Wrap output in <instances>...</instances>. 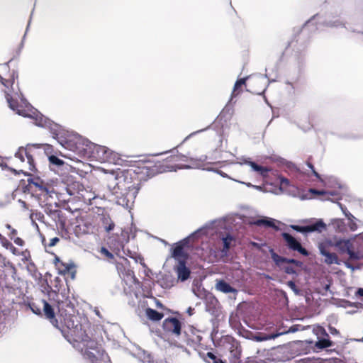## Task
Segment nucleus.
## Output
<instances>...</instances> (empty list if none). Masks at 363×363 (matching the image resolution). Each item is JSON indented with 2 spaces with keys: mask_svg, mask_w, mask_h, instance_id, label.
Instances as JSON below:
<instances>
[{
  "mask_svg": "<svg viewBox=\"0 0 363 363\" xmlns=\"http://www.w3.org/2000/svg\"><path fill=\"white\" fill-rule=\"evenodd\" d=\"M1 238V235L0 234V238Z\"/></svg>",
  "mask_w": 363,
  "mask_h": 363,
  "instance_id": "052dcab7",
  "label": "nucleus"
},
{
  "mask_svg": "<svg viewBox=\"0 0 363 363\" xmlns=\"http://www.w3.org/2000/svg\"><path fill=\"white\" fill-rule=\"evenodd\" d=\"M290 228L297 232L302 233H308L312 232L321 233L323 230L326 228V225L322 220H318L315 223L311 225L306 226H301L298 225H291Z\"/></svg>",
  "mask_w": 363,
  "mask_h": 363,
  "instance_id": "9b49d317",
  "label": "nucleus"
},
{
  "mask_svg": "<svg viewBox=\"0 0 363 363\" xmlns=\"http://www.w3.org/2000/svg\"><path fill=\"white\" fill-rule=\"evenodd\" d=\"M60 241V239L57 237H55L50 240L49 246L53 247L55 246L58 242Z\"/></svg>",
  "mask_w": 363,
  "mask_h": 363,
  "instance_id": "a18cd8bd",
  "label": "nucleus"
},
{
  "mask_svg": "<svg viewBox=\"0 0 363 363\" xmlns=\"http://www.w3.org/2000/svg\"><path fill=\"white\" fill-rule=\"evenodd\" d=\"M284 272L288 274H293L296 273V269L291 266H286L284 267Z\"/></svg>",
  "mask_w": 363,
  "mask_h": 363,
  "instance_id": "79ce46f5",
  "label": "nucleus"
},
{
  "mask_svg": "<svg viewBox=\"0 0 363 363\" xmlns=\"http://www.w3.org/2000/svg\"><path fill=\"white\" fill-rule=\"evenodd\" d=\"M176 272L178 279L182 281L188 279L191 274L190 269L186 266V261L184 259L179 261Z\"/></svg>",
  "mask_w": 363,
  "mask_h": 363,
  "instance_id": "6ab92c4d",
  "label": "nucleus"
},
{
  "mask_svg": "<svg viewBox=\"0 0 363 363\" xmlns=\"http://www.w3.org/2000/svg\"><path fill=\"white\" fill-rule=\"evenodd\" d=\"M7 265H10L11 267H12L13 269L14 267H13V264L9 262V261H6V259L5 257H4L1 253H0V267H6Z\"/></svg>",
  "mask_w": 363,
  "mask_h": 363,
  "instance_id": "4c0bfd02",
  "label": "nucleus"
},
{
  "mask_svg": "<svg viewBox=\"0 0 363 363\" xmlns=\"http://www.w3.org/2000/svg\"><path fill=\"white\" fill-rule=\"evenodd\" d=\"M16 158L18 159L21 162H24L25 160H27V169L29 171H34L35 162L33 155L31 154L30 149L26 147H20L15 154Z\"/></svg>",
  "mask_w": 363,
  "mask_h": 363,
  "instance_id": "4468645a",
  "label": "nucleus"
},
{
  "mask_svg": "<svg viewBox=\"0 0 363 363\" xmlns=\"http://www.w3.org/2000/svg\"><path fill=\"white\" fill-rule=\"evenodd\" d=\"M329 332L333 335H340V331L337 330L335 327L329 325L328 327Z\"/></svg>",
  "mask_w": 363,
  "mask_h": 363,
  "instance_id": "37998d69",
  "label": "nucleus"
},
{
  "mask_svg": "<svg viewBox=\"0 0 363 363\" xmlns=\"http://www.w3.org/2000/svg\"><path fill=\"white\" fill-rule=\"evenodd\" d=\"M245 78L239 79L236 81L234 85L233 91L232 92V97H235L240 94L241 92V87L243 84H245Z\"/></svg>",
  "mask_w": 363,
  "mask_h": 363,
  "instance_id": "72a5a7b5",
  "label": "nucleus"
},
{
  "mask_svg": "<svg viewBox=\"0 0 363 363\" xmlns=\"http://www.w3.org/2000/svg\"><path fill=\"white\" fill-rule=\"evenodd\" d=\"M249 164L250 165L253 170L259 172V174L263 177H266L268 175V172L270 170L269 168L259 165L255 162H250Z\"/></svg>",
  "mask_w": 363,
  "mask_h": 363,
  "instance_id": "cd10ccee",
  "label": "nucleus"
},
{
  "mask_svg": "<svg viewBox=\"0 0 363 363\" xmlns=\"http://www.w3.org/2000/svg\"><path fill=\"white\" fill-rule=\"evenodd\" d=\"M187 243L188 240L186 239L182 240L176 243L175 246L172 249V257L174 258L182 257L183 259L185 260L187 258V254L184 252V247Z\"/></svg>",
  "mask_w": 363,
  "mask_h": 363,
  "instance_id": "f3484780",
  "label": "nucleus"
},
{
  "mask_svg": "<svg viewBox=\"0 0 363 363\" xmlns=\"http://www.w3.org/2000/svg\"><path fill=\"white\" fill-rule=\"evenodd\" d=\"M350 229L352 230H355L357 229V225L356 224H354L353 225L350 226Z\"/></svg>",
  "mask_w": 363,
  "mask_h": 363,
  "instance_id": "864d4df0",
  "label": "nucleus"
},
{
  "mask_svg": "<svg viewBox=\"0 0 363 363\" xmlns=\"http://www.w3.org/2000/svg\"><path fill=\"white\" fill-rule=\"evenodd\" d=\"M48 296L50 301H53V303L57 308L60 316L63 318L65 325L70 330V334L74 337V341L91 343L90 348H94L92 345L96 344V342L90 339L86 331L82 329V325L78 321L76 323L74 320V318L77 319L76 317L72 315L74 313V304L69 296L55 291H50ZM85 345L88 346V344Z\"/></svg>",
  "mask_w": 363,
  "mask_h": 363,
  "instance_id": "f257e3e1",
  "label": "nucleus"
},
{
  "mask_svg": "<svg viewBox=\"0 0 363 363\" xmlns=\"http://www.w3.org/2000/svg\"><path fill=\"white\" fill-rule=\"evenodd\" d=\"M6 228L10 230V233L8 234L10 239L14 238L17 235V230L13 228L10 224H6Z\"/></svg>",
  "mask_w": 363,
  "mask_h": 363,
  "instance_id": "58836bf2",
  "label": "nucleus"
},
{
  "mask_svg": "<svg viewBox=\"0 0 363 363\" xmlns=\"http://www.w3.org/2000/svg\"><path fill=\"white\" fill-rule=\"evenodd\" d=\"M13 59H11L8 62L3 65V69L4 70H9L5 74L4 77L0 74V83L9 91H12L13 85L15 84V81L18 79V72L16 69L10 71L9 63L11 62Z\"/></svg>",
  "mask_w": 363,
  "mask_h": 363,
  "instance_id": "6e6552de",
  "label": "nucleus"
},
{
  "mask_svg": "<svg viewBox=\"0 0 363 363\" xmlns=\"http://www.w3.org/2000/svg\"><path fill=\"white\" fill-rule=\"evenodd\" d=\"M23 206H26V203L25 202H23Z\"/></svg>",
  "mask_w": 363,
  "mask_h": 363,
  "instance_id": "bf43d9fd",
  "label": "nucleus"
},
{
  "mask_svg": "<svg viewBox=\"0 0 363 363\" xmlns=\"http://www.w3.org/2000/svg\"><path fill=\"white\" fill-rule=\"evenodd\" d=\"M26 190L37 197L46 196L48 194L46 184L39 177L28 179Z\"/></svg>",
  "mask_w": 363,
  "mask_h": 363,
  "instance_id": "423d86ee",
  "label": "nucleus"
},
{
  "mask_svg": "<svg viewBox=\"0 0 363 363\" xmlns=\"http://www.w3.org/2000/svg\"><path fill=\"white\" fill-rule=\"evenodd\" d=\"M333 345V342L330 340V338H323L318 340L315 342V346L318 349H325L328 347H330Z\"/></svg>",
  "mask_w": 363,
  "mask_h": 363,
  "instance_id": "2f4dec72",
  "label": "nucleus"
},
{
  "mask_svg": "<svg viewBox=\"0 0 363 363\" xmlns=\"http://www.w3.org/2000/svg\"><path fill=\"white\" fill-rule=\"evenodd\" d=\"M347 253L349 255L350 259L351 260H357L359 258L358 254L352 248H350Z\"/></svg>",
  "mask_w": 363,
  "mask_h": 363,
  "instance_id": "ea45409f",
  "label": "nucleus"
},
{
  "mask_svg": "<svg viewBox=\"0 0 363 363\" xmlns=\"http://www.w3.org/2000/svg\"><path fill=\"white\" fill-rule=\"evenodd\" d=\"M289 184V181L286 178H281V184L282 185H288Z\"/></svg>",
  "mask_w": 363,
  "mask_h": 363,
  "instance_id": "8fccbe9b",
  "label": "nucleus"
},
{
  "mask_svg": "<svg viewBox=\"0 0 363 363\" xmlns=\"http://www.w3.org/2000/svg\"><path fill=\"white\" fill-rule=\"evenodd\" d=\"M160 174L157 160H144L135 163L133 168L123 175V184L120 181L116 184L123 186L127 194L135 197L140 189V182Z\"/></svg>",
  "mask_w": 363,
  "mask_h": 363,
  "instance_id": "f03ea898",
  "label": "nucleus"
},
{
  "mask_svg": "<svg viewBox=\"0 0 363 363\" xmlns=\"http://www.w3.org/2000/svg\"><path fill=\"white\" fill-rule=\"evenodd\" d=\"M127 274L129 276H131L132 277H134V272L132 270L128 269L127 272Z\"/></svg>",
  "mask_w": 363,
  "mask_h": 363,
  "instance_id": "603ef678",
  "label": "nucleus"
},
{
  "mask_svg": "<svg viewBox=\"0 0 363 363\" xmlns=\"http://www.w3.org/2000/svg\"><path fill=\"white\" fill-rule=\"evenodd\" d=\"M15 91V89L13 86L12 91H9V89L6 88L5 93H6V99L9 104V107L16 111L18 114H21L20 110H19V105L17 100L13 99L11 96V94Z\"/></svg>",
  "mask_w": 363,
  "mask_h": 363,
  "instance_id": "4be33fe9",
  "label": "nucleus"
},
{
  "mask_svg": "<svg viewBox=\"0 0 363 363\" xmlns=\"http://www.w3.org/2000/svg\"><path fill=\"white\" fill-rule=\"evenodd\" d=\"M123 255V257L124 255H126V256H128L129 257L135 259L136 262H138V259H143V258L140 257V255H138L136 252H131L130 250H127L125 251V249H124V251L122 253Z\"/></svg>",
  "mask_w": 363,
  "mask_h": 363,
  "instance_id": "f704fd0d",
  "label": "nucleus"
},
{
  "mask_svg": "<svg viewBox=\"0 0 363 363\" xmlns=\"http://www.w3.org/2000/svg\"><path fill=\"white\" fill-rule=\"evenodd\" d=\"M272 258L275 264L278 266H281L283 263H287L294 264L296 267H301L303 264L301 261L296 260L295 259H288L281 257L274 252L272 253Z\"/></svg>",
  "mask_w": 363,
  "mask_h": 363,
  "instance_id": "412c9836",
  "label": "nucleus"
},
{
  "mask_svg": "<svg viewBox=\"0 0 363 363\" xmlns=\"http://www.w3.org/2000/svg\"><path fill=\"white\" fill-rule=\"evenodd\" d=\"M228 342L230 345L228 348V350L230 352V362L240 363L242 353L240 342L233 337L228 338Z\"/></svg>",
  "mask_w": 363,
  "mask_h": 363,
  "instance_id": "ddd939ff",
  "label": "nucleus"
},
{
  "mask_svg": "<svg viewBox=\"0 0 363 363\" xmlns=\"http://www.w3.org/2000/svg\"><path fill=\"white\" fill-rule=\"evenodd\" d=\"M98 148L100 149L101 150H102L104 152H106L105 150H104V147H99Z\"/></svg>",
  "mask_w": 363,
  "mask_h": 363,
  "instance_id": "6e6d98bb",
  "label": "nucleus"
},
{
  "mask_svg": "<svg viewBox=\"0 0 363 363\" xmlns=\"http://www.w3.org/2000/svg\"><path fill=\"white\" fill-rule=\"evenodd\" d=\"M356 296L357 297L361 298V299L363 301V289L362 288H359L357 289V291H356Z\"/></svg>",
  "mask_w": 363,
  "mask_h": 363,
  "instance_id": "49530a36",
  "label": "nucleus"
},
{
  "mask_svg": "<svg viewBox=\"0 0 363 363\" xmlns=\"http://www.w3.org/2000/svg\"><path fill=\"white\" fill-rule=\"evenodd\" d=\"M12 240H13V242L18 246H23L24 245V241L21 238H18V237H14V238H13Z\"/></svg>",
  "mask_w": 363,
  "mask_h": 363,
  "instance_id": "c03bdc74",
  "label": "nucleus"
},
{
  "mask_svg": "<svg viewBox=\"0 0 363 363\" xmlns=\"http://www.w3.org/2000/svg\"><path fill=\"white\" fill-rule=\"evenodd\" d=\"M145 314L147 317L152 321H159L164 317V314L162 313H160L156 310L150 308H147L145 310Z\"/></svg>",
  "mask_w": 363,
  "mask_h": 363,
  "instance_id": "a878e982",
  "label": "nucleus"
},
{
  "mask_svg": "<svg viewBox=\"0 0 363 363\" xmlns=\"http://www.w3.org/2000/svg\"><path fill=\"white\" fill-rule=\"evenodd\" d=\"M288 286L294 291H297L296 284L294 281H289Z\"/></svg>",
  "mask_w": 363,
  "mask_h": 363,
  "instance_id": "de8ad7c7",
  "label": "nucleus"
},
{
  "mask_svg": "<svg viewBox=\"0 0 363 363\" xmlns=\"http://www.w3.org/2000/svg\"><path fill=\"white\" fill-rule=\"evenodd\" d=\"M187 161V157L185 155L177 154L173 155L164 160H157L160 173L166 172L176 171L177 169H182L186 167L184 162Z\"/></svg>",
  "mask_w": 363,
  "mask_h": 363,
  "instance_id": "39448f33",
  "label": "nucleus"
},
{
  "mask_svg": "<svg viewBox=\"0 0 363 363\" xmlns=\"http://www.w3.org/2000/svg\"><path fill=\"white\" fill-rule=\"evenodd\" d=\"M206 357L209 358L212 361V363H225L221 359L218 358L211 352H207Z\"/></svg>",
  "mask_w": 363,
  "mask_h": 363,
  "instance_id": "e433bc0d",
  "label": "nucleus"
},
{
  "mask_svg": "<svg viewBox=\"0 0 363 363\" xmlns=\"http://www.w3.org/2000/svg\"><path fill=\"white\" fill-rule=\"evenodd\" d=\"M313 333L317 336L318 340L323 338H330L329 335L326 332L325 329L320 326L317 325L313 328Z\"/></svg>",
  "mask_w": 363,
  "mask_h": 363,
  "instance_id": "473e14b6",
  "label": "nucleus"
},
{
  "mask_svg": "<svg viewBox=\"0 0 363 363\" xmlns=\"http://www.w3.org/2000/svg\"><path fill=\"white\" fill-rule=\"evenodd\" d=\"M8 246H9V250L13 252V254H16V248L12 245V243H8Z\"/></svg>",
  "mask_w": 363,
  "mask_h": 363,
  "instance_id": "09e8293b",
  "label": "nucleus"
},
{
  "mask_svg": "<svg viewBox=\"0 0 363 363\" xmlns=\"http://www.w3.org/2000/svg\"><path fill=\"white\" fill-rule=\"evenodd\" d=\"M307 164V166L311 169L312 172H313V174L318 179H320V174L315 171V168H314V166L310 162H306Z\"/></svg>",
  "mask_w": 363,
  "mask_h": 363,
  "instance_id": "a19ab883",
  "label": "nucleus"
},
{
  "mask_svg": "<svg viewBox=\"0 0 363 363\" xmlns=\"http://www.w3.org/2000/svg\"><path fill=\"white\" fill-rule=\"evenodd\" d=\"M8 243H11L9 240H6L5 239V241L2 242V245L4 247H5L6 248L9 249V246H8Z\"/></svg>",
  "mask_w": 363,
  "mask_h": 363,
  "instance_id": "3c124183",
  "label": "nucleus"
},
{
  "mask_svg": "<svg viewBox=\"0 0 363 363\" xmlns=\"http://www.w3.org/2000/svg\"><path fill=\"white\" fill-rule=\"evenodd\" d=\"M32 311L37 315H44L51 323L59 328L53 307L45 300L39 299L30 303Z\"/></svg>",
  "mask_w": 363,
  "mask_h": 363,
  "instance_id": "20e7f679",
  "label": "nucleus"
},
{
  "mask_svg": "<svg viewBox=\"0 0 363 363\" xmlns=\"http://www.w3.org/2000/svg\"><path fill=\"white\" fill-rule=\"evenodd\" d=\"M51 217L56 223V225L61 228H64L67 221V217L65 213L60 209L51 212Z\"/></svg>",
  "mask_w": 363,
  "mask_h": 363,
  "instance_id": "a211bd4d",
  "label": "nucleus"
},
{
  "mask_svg": "<svg viewBox=\"0 0 363 363\" xmlns=\"http://www.w3.org/2000/svg\"><path fill=\"white\" fill-rule=\"evenodd\" d=\"M111 250L118 257H123L121 252L124 251L125 247L121 241H117L116 243L109 242Z\"/></svg>",
  "mask_w": 363,
  "mask_h": 363,
  "instance_id": "393cba45",
  "label": "nucleus"
},
{
  "mask_svg": "<svg viewBox=\"0 0 363 363\" xmlns=\"http://www.w3.org/2000/svg\"><path fill=\"white\" fill-rule=\"evenodd\" d=\"M96 217L97 220H99L101 227L104 228L106 232L110 233L112 230H113L115 223L108 214L102 213Z\"/></svg>",
  "mask_w": 363,
  "mask_h": 363,
  "instance_id": "aec40b11",
  "label": "nucleus"
},
{
  "mask_svg": "<svg viewBox=\"0 0 363 363\" xmlns=\"http://www.w3.org/2000/svg\"><path fill=\"white\" fill-rule=\"evenodd\" d=\"M216 289L225 294L237 293L238 291L235 288L232 287L228 283L223 279L218 280L216 281Z\"/></svg>",
  "mask_w": 363,
  "mask_h": 363,
  "instance_id": "5701e85b",
  "label": "nucleus"
},
{
  "mask_svg": "<svg viewBox=\"0 0 363 363\" xmlns=\"http://www.w3.org/2000/svg\"><path fill=\"white\" fill-rule=\"evenodd\" d=\"M253 225L257 226H265L272 228L276 230H279V227L274 223V220L272 218L257 219L252 223Z\"/></svg>",
  "mask_w": 363,
  "mask_h": 363,
  "instance_id": "b1692460",
  "label": "nucleus"
},
{
  "mask_svg": "<svg viewBox=\"0 0 363 363\" xmlns=\"http://www.w3.org/2000/svg\"><path fill=\"white\" fill-rule=\"evenodd\" d=\"M20 52H21V48H18L17 55H19Z\"/></svg>",
  "mask_w": 363,
  "mask_h": 363,
  "instance_id": "4d7b16f0",
  "label": "nucleus"
},
{
  "mask_svg": "<svg viewBox=\"0 0 363 363\" xmlns=\"http://www.w3.org/2000/svg\"><path fill=\"white\" fill-rule=\"evenodd\" d=\"M222 240L223 247L221 250V252L226 254L232 246L233 242H235V238L231 235L227 234L225 237L222 238Z\"/></svg>",
  "mask_w": 363,
  "mask_h": 363,
  "instance_id": "c85d7f7f",
  "label": "nucleus"
},
{
  "mask_svg": "<svg viewBox=\"0 0 363 363\" xmlns=\"http://www.w3.org/2000/svg\"><path fill=\"white\" fill-rule=\"evenodd\" d=\"M310 191L313 194L324 196H325L324 200H330L331 199L330 196H334L337 195L335 191L318 190V189H311L310 190Z\"/></svg>",
  "mask_w": 363,
  "mask_h": 363,
  "instance_id": "7c9ffc66",
  "label": "nucleus"
},
{
  "mask_svg": "<svg viewBox=\"0 0 363 363\" xmlns=\"http://www.w3.org/2000/svg\"><path fill=\"white\" fill-rule=\"evenodd\" d=\"M99 252H100L101 255L102 256V257L104 259H106V261H108V262H110V263L115 262V261H116L115 255H116L112 251L110 252L105 247H101Z\"/></svg>",
  "mask_w": 363,
  "mask_h": 363,
  "instance_id": "bb28decb",
  "label": "nucleus"
},
{
  "mask_svg": "<svg viewBox=\"0 0 363 363\" xmlns=\"http://www.w3.org/2000/svg\"><path fill=\"white\" fill-rule=\"evenodd\" d=\"M281 237L286 242V247L293 251H297L300 254L304 256L308 255V250L304 248L301 242L298 241L294 237H293L291 235H290L288 233H283L281 234Z\"/></svg>",
  "mask_w": 363,
  "mask_h": 363,
  "instance_id": "9d476101",
  "label": "nucleus"
},
{
  "mask_svg": "<svg viewBox=\"0 0 363 363\" xmlns=\"http://www.w3.org/2000/svg\"><path fill=\"white\" fill-rule=\"evenodd\" d=\"M184 342L191 347L199 345L202 340L199 331L194 327H190L184 331Z\"/></svg>",
  "mask_w": 363,
  "mask_h": 363,
  "instance_id": "f8f14e48",
  "label": "nucleus"
},
{
  "mask_svg": "<svg viewBox=\"0 0 363 363\" xmlns=\"http://www.w3.org/2000/svg\"><path fill=\"white\" fill-rule=\"evenodd\" d=\"M55 264L60 274H71L74 278L75 271V266L73 263H67L62 261L59 257H56L55 259Z\"/></svg>",
  "mask_w": 363,
  "mask_h": 363,
  "instance_id": "2eb2a0df",
  "label": "nucleus"
},
{
  "mask_svg": "<svg viewBox=\"0 0 363 363\" xmlns=\"http://www.w3.org/2000/svg\"><path fill=\"white\" fill-rule=\"evenodd\" d=\"M11 171H13V172H16V169H11Z\"/></svg>",
  "mask_w": 363,
  "mask_h": 363,
  "instance_id": "13d9d810",
  "label": "nucleus"
},
{
  "mask_svg": "<svg viewBox=\"0 0 363 363\" xmlns=\"http://www.w3.org/2000/svg\"><path fill=\"white\" fill-rule=\"evenodd\" d=\"M49 162L50 164L55 165L57 167H60L64 164V161L55 155H51L49 157Z\"/></svg>",
  "mask_w": 363,
  "mask_h": 363,
  "instance_id": "c9c22d12",
  "label": "nucleus"
},
{
  "mask_svg": "<svg viewBox=\"0 0 363 363\" xmlns=\"http://www.w3.org/2000/svg\"><path fill=\"white\" fill-rule=\"evenodd\" d=\"M88 355L89 356V357H94V358H95V357H95V355H94V354H93L92 353H91V352H90V354H89Z\"/></svg>",
  "mask_w": 363,
  "mask_h": 363,
  "instance_id": "5fc2aeb1",
  "label": "nucleus"
},
{
  "mask_svg": "<svg viewBox=\"0 0 363 363\" xmlns=\"http://www.w3.org/2000/svg\"><path fill=\"white\" fill-rule=\"evenodd\" d=\"M162 328L167 333L178 337L182 333V323L177 318H167L162 323Z\"/></svg>",
  "mask_w": 363,
  "mask_h": 363,
  "instance_id": "1a4fd4ad",
  "label": "nucleus"
},
{
  "mask_svg": "<svg viewBox=\"0 0 363 363\" xmlns=\"http://www.w3.org/2000/svg\"><path fill=\"white\" fill-rule=\"evenodd\" d=\"M335 246L338 247L340 253H347L350 248H352V245L350 240L338 241L336 242Z\"/></svg>",
  "mask_w": 363,
  "mask_h": 363,
  "instance_id": "c756f323",
  "label": "nucleus"
},
{
  "mask_svg": "<svg viewBox=\"0 0 363 363\" xmlns=\"http://www.w3.org/2000/svg\"><path fill=\"white\" fill-rule=\"evenodd\" d=\"M319 250H320V253L323 256L325 257L324 262L327 264H340L337 255L334 252H330L327 247V245H325L324 243L320 244Z\"/></svg>",
  "mask_w": 363,
  "mask_h": 363,
  "instance_id": "dca6fc26",
  "label": "nucleus"
},
{
  "mask_svg": "<svg viewBox=\"0 0 363 363\" xmlns=\"http://www.w3.org/2000/svg\"><path fill=\"white\" fill-rule=\"evenodd\" d=\"M74 233L77 237L93 234L97 230V217L87 212H82L77 216Z\"/></svg>",
  "mask_w": 363,
  "mask_h": 363,
  "instance_id": "7ed1b4c3",
  "label": "nucleus"
},
{
  "mask_svg": "<svg viewBox=\"0 0 363 363\" xmlns=\"http://www.w3.org/2000/svg\"><path fill=\"white\" fill-rule=\"evenodd\" d=\"M66 189L69 195L84 202L89 201L93 199V197L89 195V192L79 182H72L69 183L67 184Z\"/></svg>",
  "mask_w": 363,
  "mask_h": 363,
  "instance_id": "0eeeda50",
  "label": "nucleus"
}]
</instances>
